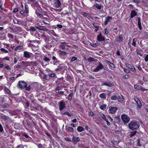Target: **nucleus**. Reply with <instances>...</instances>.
I'll use <instances>...</instances> for the list:
<instances>
[{
  "label": "nucleus",
  "instance_id": "1",
  "mask_svg": "<svg viewBox=\"0 0 148 148\" xmlns=\"http://www.w3.org/2000/svg\"><path fill=\"white\" fill-rule=\"evenodd\" d=\"M17 87L21 89H25V90L30 91L33 90L32 85H29L27 86V84L24 81H20L18 82Z\"/></svg>",
  "mask_w": 148,
  "mask_h": 148
},
{
  "label": "nucleus",
  "instance_id": "2",
  "mask_svg": "<svg viewBox=\"0 0 148 148\" xmlns=\"http://www.w3.org/2000/svg\"><path fill=\"white\" fill-rule=\"evenodd\" d=\"M139 125L138 122L135 120L131 121L128 124L129 128L132 130L138 128Z\"/></svg>",
  "mask_w": 148,
  "mask_h": 148
},
{
  "label": "nucleus",
  "instance_id": "3",
  "mask_svg": "<svg viewBox=\"0 0 148 148\" xmlns=\"http://www.w3.org/2000/svg\"><path fill=\"white\" fill-rule=\"evenodd\" d=\"M36 40H28L27 41L28 47H31L33 50V47H36L38 46V44L36 42Z\"/></svg>",
  "mask_w": 148,
  "mask_h": 148
},
{
  "label": "nucleus",
  "instance_id": "4",
  "mask_svg": "<svg viewBox=\"0 0 148 148\" xmlns=\"http://www.w3.org/2000/svg\"><path fill=\"white\" fill-rule=\"evenodd\" d=\"M121 119L124 124L127 123L130 120L129 117L125 114H123L121 115Z\"/></svg>",
  "mask_w": 148,
  "mask_h": 148
},
{
  "label": "nucleus",
  "instance_id": "5",
  "mask_svg": "<svg viewBox=\"0 0 148 148\" xmlns=\"http://www.w3.org/2000/svg\"><path fill=\"white\" fill-rule=\"evenodd\" d=\"M11 29L15 33L18 34H20L21 32H23L22 28L20 27H16L14 29L11 28Z\"/></svg>",
  "mask_w": 148,
  "mask_h": 148
},
{
  "label": "nucleus",
  "instance_id": "6",
  "mask_svg": "<svg viewBox=\"0 0 148 148\" xmlns=\"http://www.w3.org/2000/svg\"><path fill=\"white\" fill-rule=\"evenodd\" d=\"M23 140L25 142H28L31 140L32 138L27 134L24 133L22 134Z\"/></svg>",
  "mask_w": 148,
  "mask_h": 148
},
{
  "label": "nucleus",
  "instance_id": "7",
  "mask_svg": "<svg viewBox=\"0 0 148 148\" xmlns=\"http://www.w3.org/2000/svg\"><path fill=\"white\" fill-rule=\"evenodd\" d=\"M103 68V66L100 62H99L98 66L94 69L93 71L94 72H97L99 71L100 69Z\"/></svg>",
  "mask_w": 148,
  "mask_h": 148
},
{
  "label": "nucleus",
  "instance_id": "8",
  "mask_svg": "<svg viewBox=\"0 0 148 148\" xmlns=\"http://www.w3.org/2000/svg\"><path fill=\"white\" fill-rule=\"evenodd\" d=\"M53 1L54 7L58 8L60 6L61 3L60 0H53Z\"/></svg>",
  "mask_w": 148,
  "mask_h": 148
},
{
  "label": "nucleus",
  "instance_id": "9",
  "mask_svg": "<svg viewBox=\"0 0 148 148\" xmlns=\"http://www.w3.org/2000/svg\"><path fill=\"white\" fill-rule=\"evenodd\" d=\"M32 53L29 52H28L26 51H25L23 52V57L28 59L31 58V55Z\"/></svg>",
  "mask_w": 148,
  "mask_h": 148
},
{
  "label": "nucleus",
  "instance_id": "10",
  "mask_svg": "<svg viewBox=\"0 0 148 148\" xmlns=\"http://www.w3.org/2000/svg\"><path fill=\"white\" fill-rule=\"evenodd\" d=\"M134 100L137 104V109L140 108L142 107V104L139 99L138 98H136L134 99Z\"/></svg>",
  "mask_w": 148,
  "mask_h": 148
},
{
  "label": "nucleus",
  "instance_id": "11",
  "mask_svg": "<svg viewBox=\"0 0 148 148\" xmlns=\"http://www.w3.org/2000/svg\"><path fill=\"white\" fill-rule=\"evenodd\" d=\"M109 113L114 114L116 112L118 108L116 107H112L110 106L109 107Z\"/></svg>",
  "mask_w": 148,
  "mask_h": 148
},
{
  "label": "nucleus",
  "instance_id": "12",
  "mask_svg": "<svg viewBox=\"0 0 148 148\" xmlns=\"http://www.w3.org/2000/svg\"><path fill=\"white\" fill-rule=\"evenodd\" d=\"M36 27L38 30H44L45 31H47L48 29L47 28L43 26H41L40 25L36 26Z\"/></svg>",
  "mask_w": 148,
  "mask_h": 148
},
{
  "label": "nucleus",
  "instance_id": "13",
  "mask_svg": "<svg viewBox=\"0 0 148 148\" xmlns=\"http://www.w3.org/2000/svg\"><path fill=\"white\" fill-rule=\"evenodd\" d=\"M134 88L135 89L140 90H142L143 91L146 90L144 88L142 87L140 85H135L134 86Z\"/></svg>",
  "mask_w": 148,
  "mask_h": 148
},
{
  "label": "nucleus",
  "instance_id": "14",
  "mask_svg": "<svg viewBox=\"0 0 148 148\" xmlns=\"http://www.w3.org/2000/svg\"><path fill=\"white\" fill-rule=\"evenodd\" d=\"M59 107L60 110H62L65 108V103L63 102L62 101L60 102L59 103Z\"/></svg>",
  "mask_w": 148,
  "mask_h": 148
},
{
  "label": "nucleus",
  "instance_id": "15",
  "mask_svg": "<svg viewBox=\"0 0 148 148\" xmlns=\"http://www.w3.org/2000/svg\"><path fill=\"white\" fill-rule=\"evenodd\" d=\"M49 42H50V41L49 40L46 42V43L44 45L46 49H49L52 47V45H51V43Z\"/></svg>",
  "mask_w": 148,
  "mask_h": 148
},
{
  "label": "nucleus",
  "instance_id": "16",
  "mask_svg": "<svg viewBox=\"0 0 148 148\" xmlns=\"http://www.w3.org/2000/svg\"><path fill=\"white\" fill-rule=\"evenodd\" d=\"M24 11L25 12V14H27V16H28L29 15L28 13L29 12V8L28 5L26 3H25V5Z\"/></svg>",
  "mask_w": 148,
  "mask_h": 148
},
{
  "label": "nucleus",
  "instance_id": "17",
  "mask_svg": "<svg viewBox=\"0 0 148 148\" xmlns=\"http://www.w3.org/2000/svg\"><path fill=\"white\" fill-rule=\"evenodd\" d=\"M97 38L98 40L99 41H101L105 40L104 38L102 35L101 33H100L98 36Z\"/></svg>",
  "mask_w": 148,
  "mask_h": 148
},
{
  "label": "nucleus",
  "instance_id": "18",
  "mask_svg": "<svg viewBox=\"0 0 148 148\" xmlns=\"http://www.w3.org/2000/svg\"><path fill=\"white\" fill-rule=\"evenodd\" d=\"M52 60H53V62H51L50 63L53 64L54 65H56V64L59 63V61L56 58V57L53 56L52 57Z\"/></svg>",
  "mask_w": 148,
  "mask_h": 148
},
{
  "label": "nucleus",
  "instance_id": "19",
  "mask_svg": "<svg viewBox=\"0 0 148 148\" xmlns=\"http://www.w3.org/2000/svg\"><path fill=\"white\" fill-rule=\"evenodd\" d=\"M123 39V37L122 35H120L119 36H117L116 39V41L118 42H121L122 41Z\"/></svg>",
  "mask_w": 148,
  "mask_h": 148
},
{
  "label": "nucleus",
  "instance_id": "20",
  "mask_svg": "<svg viewBox=\"0 0 148 148\" xmlns=\"http://www.w3.org/2000/svg\"><path fill=\"white\" fill-rule=\"evenodd\" d=\"M118 97V98L117 100L119 102H121L122 103L125 102L124 101V99L123 96L121 95V96H119Z\"/></svg>",
  "mask_w": 148,
  "mask_h": 148
},
{
  "label": "nucleus",
  "instance_id": "21",
  "mask_svg": "<svg viewBox=\"0 0 148 148\" xmlns=\"http://www.w3.org/2000/svg\"><path fill=\"white\" fill-rule=\"evenodd\" d=\"M60 52L59 54L60 57L61 58H64L65 56V51H62L60 49H59Z\"/></svg>",
  "mask_w": 148,
  "mask_h": 148
},
{
  "label": "nucleus",
  "instance_id": "22",
  "mask_svg": "<svg viewBox=\"0 0 148 148\" xmlns=\"http://www.w3.org/2000/svg\"><path fill=\"white\" fill-rule=\"evenodd\" d=\"M3 90L5 94H10L11 91L6 86H5Z\"/></svg>",
  "mask_w": 148,
  "mask_h": 148
},
{
  "label": "nucleus",
  "instance_id": "23",
  "mask_svg": "<svg viewBox=\"0 0 148 148\" xmlns=\"http://www.w3.org/2000/svg\"><path fill=\"white\" fill-rule=\"evenodd\" d=\"M59 68L60 71H63L64 72L65 70V65L64 64H61L58 67Z\"/></svg>",
  "mask_w": 148,
  "mask_h": 148
},
{
  "label": "nucleus",
  "instance_id": "24",
  "mask_svg": "<svg viewBox=\"0 0 148 148\" xmlns=\"http://www.w3.org/2000/svg\"><path fill=\"white\" fill-rule=\"evenodd\" d=\"M80 140L79 138L78 137H76L75 136H73V143H77Z\"/></svg>",
  "mask_w": 148,
  "mask_h": 148
},
{
  "label": "nucleus",
  "instance_id": "25",
  "mask_svg": "<svg viewBox=\"0 0 148 148\" xmlns=\"http://www.w3.org/2000/svg\"><path fill=\"white\" fill-rule=\"evenodd\" d=\"M105 62L106 63L108 64L111 67L113 68H114L115 66L114 64L111 62L107 60H105Z\"/></svg>",
  "mask_w": 148,
  "mask_h": 148
},
{
  "label": "nucleus",
  "instance_id": "26",
  "mask_svg": "<svg viewBox=\"0 0 148 148\" xmlns=\"http://www.w3.org/2000/svg\"><path fill=\"white\" fill-rule=\"evenodd\" d=\"M137 20L138 21V27L140 30H141L142 29V27L141 26V24L140 22V17H138Z\"/></svg>",
  "mask_w": 148,
  "mask_h": 148
},
{
  "label": "nucleus",
  "instance_id": "27",
  "mask_svg": "<svg viewBox=\"0 0 148 148\" xmlns=\"http://www.w3.org/2000/svg\"><path fill=\"white\" fill-rule=\"evenodd\" d=\"M18 24L24 26L25 25V21L22 20H20L18 19V22H17Z\"/></svg>",
  "mask_w": 148,
  "mask_h": 148
},
{
  "label": "nucleus",
  "instance_id": "28",
  "mask_svg": "<svg viewBox=\"0 0 148 148\" xmlns=\"http://www.w3.org/2000/svg\"><path fill=\"white\" fill-rule=\"evenodd\" d=\"M42 37L43 39L45 41V42L48 41V40L49 39V37L46 36L44 35H42Z\"/></svg>",
  "mask_w": 148,
  "mask_h": 148
},
{
  "label": "nucleus",
  "instance_id": "29",
  "mask_svg": "<svg viewBox=\"0 0 148 148\" xmlns=\"http://www.w3.org/2000/svg\"><path fill=\"white\" fill-rule=\"evenodd\" d=\"M137 15V12L134 10H133L131 13V17L132 18Z\"/></svg>",
  "mask_w": 148,
  "mask_h": 148
},
{
  "label": "nucleus",
  "instance_id": "30",
  "mask_svg": "<svg viewBox=\"0 0 148 148\" xmlns=\"http://www.w3.org/2000/svg\"><path fill=\"white\" fill-rule=\"evenodd\" d=\"M23 47L22 45H20L16 46L14 50L15 51H17L23 49Z\"/></svg>",
  "mask_w": 148,
  "mask_h": 148
},
{
  "label": "nucleus",
  "instance_id": "31",
  "mask_svg": "<svg viewBox=\"0 0 148 148\" xmlns=\"http://www.w3.org/2000/svg\"><path fill=\"white\" fill-rule=\"evenodd\" d=\"M38 99L40 101H42L43 96V95L42 94L40 93L39 94L38 96Z\"/></svg>",
  "mask_w": 148,
  "mask_h": 148
},
{
  "label": "nucleus",
  "instance_id": "32",
  "mask_svg": "<svg viewBox=\"0 0 148 148\" xmlns=\"http://www.w3.org/2000/svg\"><path fill=\"white\" fill-rule=\"evenodd\" d=\"M36 28L35 27H34L32 26H31L30 27L29 29V31H32V32H36L37 31L36 30Z\"/></svg>",
  "mask_w": 148,
  "mask_h": 148
},
{
  "label": "nucleus",
  "instance_id": "33",
  "mask_svg": "<svg viewBox=\"0 0 148 148\" xmlns=\"http://www.w3.org/2000/svg\"><path fill=\"white\" fill-rule=\"evenodd\" d=\"M1 118L3 119L4 121H5L7 120H8L9 118L6 115H3L1 116Z\"/></svg>",
  "mask_w": 148,
  "mask_h": 148
},
{
  "label": "nucleus",
  "instance_id": "34",
  "mask_svg": "<svg viewBox=\"0 0 148 148\" xmlns=\"http://www.w3.org/2000/svg\"><path fill=\"white\" fill-rule=\"evenodd\" d=\"M84 130V129L82 126H79L77 128V131L79 132H81Z\"/></svg>",
  "mask_w": 148,
  "mask_h": 148
},
{
  "label": "nucleus",
  "instance_id": "35",
  "mask_svg": "<svg viewBox=\"0 0 148 148\" xmlns=\"http://www.w3.org/2000/svg\"><path fill=\"white\" fill-rule=\"evenodd\" d=\"M59 48L63 49H65V42H63L61 44V45L59 46Z\"/></svg>",
  "mask_w": 148,
  "mask_h": 148
},
{
  "label": "nucleus",
  "instance_id": "36",
  "mask_svg": "<svg viewBox=\"0 0 148 148\" xmlns=\"http://www.w3.org/2000/svg\"><path fill=\"white\" fill-rule=\"evenodd\" d=\"M63 26L61 24H58L56 25V26H54V28L56 29H61L62 28Z\"/></svg>",
  "mask_w": 148,
  "mask_h": 148
},
{
  "label": "nucleus",
  "instance_id": "37",
  "mask_svg": "<svg viewBox=\"0 0 148 148\" xmlns=\"http://www.w3.org/2000/svg\"><path fill=\"white\" fill-rule=\"evenodd\" d=\"M102 85H106L109 87H111L112 86V84L110 83L104 82L102 84Z\"/></svg>",
  "mask_w": 148,
  "mask_h": 148
},
{
  "label": "nucleus",
  "instance_id": "38",
  "mask_svg": "<svg viewBox=\"0 0 148 148\" xmlns=\"http://www.w3.org/2000/svg\"><path fill=\"white\" fill-rule=\"evenodd\" d=\"M8 37L10 39L13 40L14 39V35L11 33H8Z\"/></svg>",
  "mask_w": 148,
  "mask_h": 148
},
{
  "label": "nucleus",
  "instance_id": "39",
  "mask_svg": "<svg viewBox=\"0 0 148 148\" xmlns=\"http://www.w3.org/2000/svg\"><path fill=\"white\" fill-rule=\"evenodd\" d=\"M43 60L46 62L49 63L50 61V59L47 57L45 56L43 58Z\"/></svg>",
  "mask_w": 148,
  "mask_h": 148
},
{
  "label": "nucleus",
  "instance_id": "40",
  "mask_svg": "<svg viewBox=\"0 0 148 148\" xmlns=\"http://www.w3.org/2000/svg\"><path fill=\"white\" fill-rule=\"evenodd\" d=\"M118 98V97L117 95L112 96L111 97V99L112 100H117Z\"/></svg>",
  "mask_w": 148,
  "mask_h": 148
},
{
  "label": "nucleus",
  "instance_id": "41",
  "mask_svg": "<svg viewBox=\"0 0 148 148\" xmlns=\"http://www.w3.org/2000/svg\"><path fill=\"white\" fill-rule=\"evenodd\" d=\"M0 51L1 52H3L4 53H8V51L7 50L3 48H1L0 49Z\"/></svg>",
  "mask_w": 148,
  "mask_h": 148
},
{
  "label": "nucleus",
  "instance_id": "42",
  "mask_svg": "<svg viewBox=\"0 0 148 148\" xmlns=\"http://www.w3.org/2000/svg\"><path fill=\"white\" fill-rule=\"evenodd\" d=\"M106 94L104 93H102L100 94L99 97L101 98H105L106 97Z\"/></svg>",
  "mask_w": 148,
  "mask_h": 148
},
{
  "label": "nucleus",
  "instance_id": "43",
  "mask_svg": "<svg viewBox=\"0 0 148 148\" xmlns=\"http://www.w3.org/2000/svg\"><path fill=\"white\" fill-rule=\"evenodd\" d=\"M101 118H102L104 120H105L106 121H108V119L106 117L105 115L103 114H101L100 115Z\"/></svg>",
  "mask_w": 148,
  "mask_h": 148
},
{
  "label": "nucleus",
  "instance_id": "44",
  "mask_svg": "<svg viewBox=\"0 0 148 148\" xmlns=\"http://www.w3.org/2000/svg\"><path fill=\"white\" fill-rule=\"evenodd\" d=\"M136 133L137 132L136 131L131 132L130 133V136L131 137H132L134 136L136 134Z\"/></svg>",
  "mask_w": 148,
  "mask_h": 148
},
{
  "label": "nucleus",
  "instance_id": "45",
  "mask_svg": "<svg viewBox=\"0 0 148 148\" xmlns=\"http://www.w3.org/2000/svg\"><path fill=\"white\" fill-rule=\"evenodd\" d=\"M3 134H2V137H6L7 136H8V133L7 132H3Z\"/></svg>",
  "mask_w": 148,
  "mask_h": 148
},
{
  "label": "nucleus",
  "instance_id": "46",
  "mask_svg": "<svg viewBox=\"0 0 148 148\" xmlns=\"http://www.w3.org/2000/svg\"><path fill=\"white\" fill-rule=\"evenodd\" d=\"M19 13L22 15V16H25V12L24 11V10H21L20 11Z\"/></svg>",
  "mask_w": 148,
  "mask_h": 148
},
{
  "label": "nucleus",
  "instance_id": "47",
  "mask_svg": "<svg viewBox=\"0 0 148 148\" xmlns=\"http://www.w3.org/2000/svg\"><path fill=\"white\" fill-rule=\"evenodd\" d=\"M55 73H49L48 75L50 77H53L56 76Z\"/></svg>",
  "mask_w": 148,
  "mask_h": 148
},
{
  "label": "nucleus",
  "instance_id": "48",
  "mask_svg": "<svg viewBox=\"0 0 148 148\" xmlns=\"http://www.w3.org/2000/svg\"><path fill=\"white\" fill-rule=\"evenodd\" d=\"M37 16V17H38L39 18H42L43 17V16L42 14L40 13H38V14L36 15Z\"/></svg>",
  "mask_w": 148,
  "mask_h": 148
},
{
  "label": "nucleus",
  "instance_id": "49",
  "mask_svg": "<svg viewBox=\"0 0 148 148\" xmlns=\"http://www.w3.org/2000/svg\"><path fill=\"white\" fill-rule=\"evenodd\" d=\"M106 105L105 104H103L100 106V108L102 110H105L106 108Z\"/></svg>",
  "mask_w": 148,
  "mask_h": 148
},
{
  "label": "nucleus",
  "instance_id": "50",
  "mask_svg": "<svg viewBox=\"0 0 148 148\" xmlns=\"http://www.w3.org/2000/svg\"><path fill=\"white\" fill-rule=\"evenodd\" d=\"M124 71L127 73H129L130 72V71L129 69H127L125 68H124Z\"/></svg>",
  "mask_w": 148,
  "mask_h": 148
},
{
  "label": "nucleus",
  "instance_id": "51",
  "mask_svg": "<svg viewBox=\"0 0 148 148\" xmlns=\"http://www.w3.org/2000/svg\"><path fill=\"white\" fill-rule=\"evenodd\" d=\"M66 129V130L69 132H73V129L72 127H69Z\"/></svg>",
  "mask_w": 148,
  "mask_h": 148
},
{
  "label": "nucleus",
  "instance_id": "52",
  "mask_svg": "<svg viewBox=\"0 0 148 148\" xmlns=\"http://www.w3.org/2000/svg\"><path fill=\"white\" fill-rule=\"evenodd\" d=\"M126 65L127 67L129 69H131L132 67H133V65L128 63H126Z\"/></svg>",
  "mask_w": 148,
  "mask_h": 148
},
{
  "label": "nucleus",
  "instance_id": "53",
  "mask_svg": "<svg viewBox=\"0 0 148 148\" xmlns=\"http://www.w3.org/2000/svg\"><path fill=\"white\" fill-rule=\"evenodd\" d=\"M95 59L92 58H89L88 59V60L89 62H93L95 61Z\"/></svg>",
  "mask_w": 148,
  "mask_h": 148
},
{
  "label": "nucleus",
  "instance_id": "54",
  "mask_svg": "<svg viewBox=\"0 0 148 148\" xmlns=\"http://www.w3.org/2000/svg\"><path fill=\"white\" fill-rule=\"evenodd\" d=\"M130 75H125L123 76V77L125 79H129L130 78Z\"/></svg>",
  "mask_w": 148,
  "mask_h": 148
},
{
  "label": "nucleus",
  "instance_id": "55",
  "mask_svg": "<svg viewBox=\"0 0 148 148\" xmlns=\"http://www.w3.org/2000/svg\"><path fill=\"white\" fill-rule=\"evenodd\" d=\"M10 60V58L8 56L5 57L4 58H3V59L2 60H6L8 61H9Z\"/></svg>",
  "mask_w": 148,
  "mask_h": 148
},
{
  "label": "nucleus",
  "instance_id": "56",
  "mask_svg": "<svg viewBox=\"0 0 148 148\" xmlns=\"http://www.w3.org/2000/svg\"><path fill=\"white\" fill-rule=\"evenodd\" d=\"M41 121L45 124L46 126L47 127L48 126V123L44 120L42 119Z\"/></svg>",
  "mask_w": 148,
  "mask_h": 148
},
{
  "label": "nucleus",
  "instance_id": "57",
  "mask_svg": "<svg viewBox=\"0 0 148 148\" xmlns=\"http://www.w3.org/2000/svg\"><path fill=\"white\" fill-rule=\"evenodd\" d=\"M31 103L35 105L36 104V99H33L31 100Z\"/></svg>",
  "mask_w": 148,
  "mask_h": 148
},
{
  "label": "nucleus",
  "instance_id": "58",
  "mask_svg": "<svg viewBox=\"0 0 148 148\" xmlns=\"http://www.w3.org/2000/svg\"><path fill=\"white\" fill-rule=\"evenodd\" d=\"M3 130L2 126L1 124L0 123V132L2 133L3 132Z\"/></svg>",
  "mask_w": 148,
  "mask_h": 148
},
{
  "label": "nucleus",
  "instance_id": "59",
  "mask_svg": "<svg viewBox=\"0 0 148 148\" xmlns=\"http://www.w3.org/2000/svg\"><path fill=\"white\" fill-rule=\"evenodd\" d=\"M73 96V94L72 93H71L69 95V100H71Z\"/></svg>",
  "mask_w": 148,
  "mask_h": 148
},
{
  "label": "nucleus",
  "instance_id": "60",
  "mask_svg": "<svg viewBox=\"0 0 148 148\" xmlns=\"http://www.w3.org/2000/svg\"><path fill=\"white\" fill-rule=\"evenodd\" d=\"M130 69H131L132 71L133 72H134V73L136 72V69L133 66V67H132V68H131Z\"/></svg>",
  "mask_w": 148,
  "mask_h": 148
},
{
  "label": "nucleus",
  "instance_id": "61",
  "mask_svg": "<svg viewBox=\"0 0 148 148\" xmlns=\"http://www.w3.org/2000/svg\"><path fill=\"white\" fill-rule=\"evenodd\" d=\"M134 3H136V4H138L140 3V0H132Z\"/></svg>",
  "mask_w": 148,
  "mask_h": 148
},
{
  "label": "nucleus",
  "instance_id": "62",
  "mask_svg": "<svg viewBox=\"0 0 148 148\" xmlns=\"http://www.w3.org/2000/svg\"><path fill=\"white\" fill-rule=\"evenodd\" d=\"M112 19V17L111 16H108L106 18V20L108 21V22L110 20Z\"/></svg>",
  "mask_w": 148,
  "mask_h": 148
},
{
  "label": "nucleus",
  "instance_id": "63",
  "mask_svg": "<svg viewBox=\"0 0 148 148\" xmlns=\"http://www.w3.org/2000/svg\"><path fill=\"white\" fill-rule=\"evenodd\" d=\"M9 106V105L8 103H5L3 105V107L5 108H8Z\"/></svg>",
  "mask_w": 148,
  "mask_h": 148
},
{
  "label": "nucleus",
  "instance_id": "64",
  "mask_svg": "<svg viewBox=\"0 0 148 148\" xmlns=\"http://www.w3.org/2000/svg\"><path fill=\"white\" fill-rule=\"evenodd\" d=\"M145 60L146 62L148 61V54H147L145 58Z\"/></svg>",
  "mask_w": 148,
  "mask_h": 148
}]
</instances>
